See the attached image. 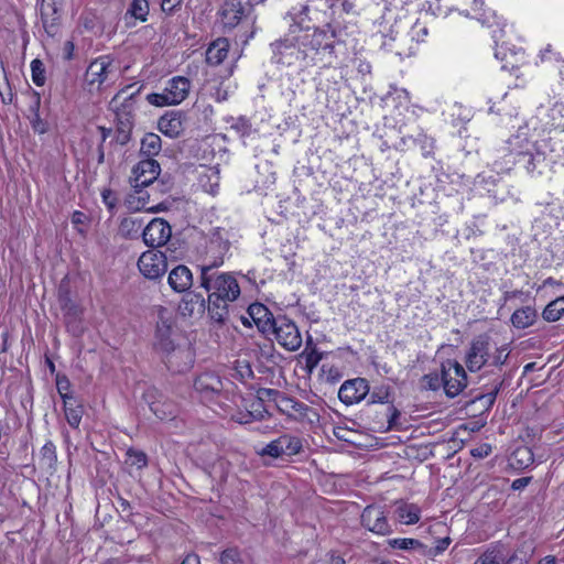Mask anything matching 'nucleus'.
Listing matches in <instances>:
<instances>
[{"instance_id": "nucleus-1", "label": "nucleus", "mask_w": 564, "mask_h": 564, "mask_svg": "<svg viewBox=\"0 0 564 564\" xmlns=\"http://www.w3.org/2000/svg\"><path fill=\"white\" fill-rule=\"evenodd\" d=\"M506 144L502 151L513 156V163L531 177L549 173L555 163L553 149L546 139L531 143L524 134L517 133L511 135Z\"/></svg>"}, {"instance_id": "nucleus-2", "label": "nucleus", "mask_w": 564, "mask_h": 564, "mask_svg": "<svg viewBox=\"0 0 564 564\" xmlns=\"http://www.w3.org/2000/svg\"><path fill=\"white\" fill-rule=\"evenodd\" d=\"M296 35L303 56V67L332 64L335 58V43L344 42L340 31L332 24H327L326 29L300 28Z\"/></svg>"}, {"instance_id": "nucleus-3", "label": "nucleus", "mask_w": 564, "mask_h": 564, "mask_svg": "<svg viewBox=\"0 0 564 564\" xmlns=\"http://www.w3.org/2000/svg\"><path fill=\"white\" fill-rule=\"evenodd\" d=\"M508 357L506 346L497 347L488 334H479L473 338L466 351L465 364L470 372H477L486 365L501 367Z\"/></svg>"}, {"instance_id": "nucleus-4", "label": "nucleus", "mask_w": 564, "mask_h": 564, "mask_svg": "<svg viewBox=\"0 0 564 564\" xmlns=\"http://www.w3.org/2000/svg\"><path fill=\"white\" fill-rule=\"evenodd\" d=\"M199 273V285L208 293V297L217 301H236L239 297L240 286L234 273L208 268H200Z\"/></svg>"}, {"instance_id": "nucleus-5", "label": "nucleus", "mask_w": 564, "mask_h": 564, "mask_svg": "<svg viewBox=\"0 0 564 564\" xmlns=\"http://www.w3.org/2000/svg\"><path fill=\"white\" fill-rule=\"evenodd\" d=\"M270 46L273 63L283 66L300 65L303 67V56L294 25H290V30L284 37L271 43Z\"/></svg>"}, {"instance_id": "nucleus-6", "label": "nucleus", "mask_w": 564, "mask_h": 564, "mask_svg": "<svg viewBox=\"0 0 564 564\" xmlns=\"http://www.w3.org/2000/svg\"><path fill=\"white\" fill-rule=\"evenodd\" d=\"M116 70L110 55H102L89 63L84 83L89 91H101L105 87L115 83Z\"/></svg>"}, {"instance_id": "nucleus-7", "label": "nucleus", "mask_w": 564, "mask_h": 564, "mask_svg": "<svg viewBox=\"0 0 564 564\" xmlns=\"http://www.w3.org/2000/svg\"><path fill=\"white\" fill-rule=\"evenodd\" d=\"M229 234L226 229L216 227L210 230L205 247V263L200 268L217 269L225 262L226 256L230 250Z\"/></svg>"}, {"instance_id": "nucleus-8", "label": "nucleus", "mask_w": 564, "mask_h": 564, "mask_svg": "<svg viewBox=\"0 0 564 564\" xmlns=\"http://www.w3.org/2000/svg\"><path fill=\"white\" fill-rule=\"evenodd\" d=\"M57 300L63 312L67 332L75 337H80L85 332L83 323L84 308L72 299L67 286H59Z\"/></svg>"}, {"instance_id": "nucleus-9", "label": "nucleus", "mask_w": 564, "mask_h": 564, "mask_svg": "<svg viewBox=\"0 0 564 564\" xmlns=\"http://www.w3.org/2000/svg\"><path fill=\"white\" fill-rule=\"evenodd\" d=\"M134 85H127L121 88L110 100L109 107L116 115V122L119 124L134 127L135 98L141 87L130 91Z\"/></svg>"}, {"instance_id": "nucleus-10", "label": "nucleus", "mask_w": 564, "mask_h": 564, "mask_svg": "<svg viewBox=\"0 0 564 564\" xmlns=\"http://www.w3.org/2000/svg\"><path fill=\"white\" fill-rule=\"evenodd\" d=\"M270 335H274L279 345L288 351H296L303 343L297 325L285 315L276 316L274 329L270 330Z\"/></svg>"}, {"instance_id": "nucleus-11", "label": "nucleus", "mask_w": 564, "mask_h": 564, "mask_svg": "<svg viewBox=\"0 0 564 564\" xmlns=\"http://www.w3.org/2000/svg\"><path fill=\"white\" fill-rule=\"evenodd\" d=\"M361 525L378 535H389L393 532L388 520V512L378 505L367 506L360 517Z\"/></svg>"}, {"instance_id": "nucleus-12", "label": "nucleus", "mask_w": 564, "mask_h": 564, "mask_svg": "<svg viewBox=\"0 0 564 564\" xmlns=\"http://www.w3.org/2000/svg\"><path fill=\"white\" fill-rule=\"evenodd\" d=\"M138 268L144 278L149 280L160 279L167 270L166 256L156 249L148 250L140 256Z\"/></svg>"}, {"instance_id": "nucleus-13", "label": "nucleus", "mask_w": 564, "mask_h": 564, "mask_svg": "<svg viewBox=\"0 0 564 564\" xmlns=\"http://www.w3.org/2000/svg\"><path fill=\"white\" fill-rule=\"evenodd\" d=\"M173 326L174 318L172 313L166 307L160 306L158 308V322L155 329V349L162 352L173 348L175 345L172 339Z\"/></svg>"}, {"instance_id": "nucleus-14", "label": "nucleus", "mask_w": 564, "mask_h": 564, "mask_svg": "<svg viewBox=\"0 0 564 564\" xmlns=\"http://www.w3.org/2000/svg\"><path fill=\"white\" fill-rule=\"evenodd\" d=\"M444 365L445 394L455 398L467 387V373L457 360L447 359Z\"/></svg>"}, {"instance_id": "nucleus-15", "label": "nucleus", "mask_w": 564, "mask_h": 564, "mask_svg": "<svg viewBox=\"0 0 564 564\" xmlns=\"http://www.w3.org/2000/svg\"><path fill=\"white\" fill-rule=\"evenodd\" d=\"M368 404H388L387 408V430H392L398 419L400 417V411L393 405L392 400V388L388 384L376 386L372 391H369Z\"/></svg>"}, {"instance_id": "nucleus-16", "label": "nucleus", "mask_w": 564, "mask_h": 564, "mask_svg": "<svg viewBox=\"0 0 564 564\" xmlns=\"http://www.w3.org/2000/svg\"><path fill=\"white\" fill-rule=\"evenodd\" d=\"M369 382L365 378H354L344 381L338 390V399L346 405L362 401L369 393Z\"/></svg>"}, {"instance_id": "nucleus-17", "label": "nucleus", "mask_w": 564, "mask_h": 564, "mask_svg": "<svg viewBox=\"0 0 564 564\" xmlns=\"http://www.w3.org/2000/svg\"><path fill=\"white\" fill-rule=\"evenodd\" d=\"M172 236L170 224L162 218L152 219L142 230V238L147 246L155 249L164 246Z\"/></svg>"}, {"instance_id": "nucleus-18", "label": "nucleus", "mask_w": 564, "mask_h": 564, "mask_svg": "<svg viewBox=\"0 0 564 564\" xmlns=\"http://www.w3.org/2000/svg\"><path fill=\"white\" fill-rule=\"evenodd\" d=\"M161 167L154 159H142L133 169V187L144 188L152 184L160 175Z\"/></svg>"}, {"instance_id": "nucleus-19", "label": "nucleus", "mask_w": 564, "mask_h": 564, "mask_svg": "<svg viewBox=\"0 0 564 564\" xmlns=\"http://www.w3.org/2000/svg\"><path fill=\"white\" fill-rule=\"evenodd\" d=\"M162 352L164 354V362L172 372H184L193 364V354L186 347L174 345L172 349Z\"/></svg>"}, {"instance_id": "nucleus-20", "label": "nucleus", "mask_w": 564, "mask_h": 564, "mask_svg": "<svg viewBox=\"0 0 564 564\" xmlns=\"http://www.w3.org/2000/svg\"><path fill=\"white\" fill-rule=\"evenodd\" d=\"M224 384L218 375L206 371L196 377L194 389L203 399L210 400L223 391Z\"/></svg>"}, {"instance_id": "nucleus-21", "label": "nucleus", "mask_w": 564, "mask_h": 564, "mask_svg": "<svg viewBox=\"0 0 564 564\" xmlns=\"http://www.w3.org/2000/svg\"><path fill=\"white\" fill-rule=\"evenodd\" d=\"M248 316L253 321L254 325L263 335H270V330L274 329L276 317L270 310L261 303H252L247 310Z\"/></svg>"}, {"instance_id": "nucleus-22", "label": "nucleus", "mask_w": 564, "mask_h": 564, "mask_svg": "<svg viewBox=\"0 0 564 564\" xmlns=\"http://www.w3.org/2000/svg\"><path fill=\"white\" fill-rule=\"evenodd\" d=\"M185 116L180 110H170L158 120V129L169 138H177L184 130Z\"/></svg>"}, {"instance_id": "nucleus-23", "label": "nucleus", "mask_w": 564, "mask_h": 564, "mask_svg": "<svg viewBox=\"0 0 564 564\" xmlns=\"http://www.w3.org/2000/svg\"><path fill=\"white\" fill-rule=\"evenodd\" d=\"M206 310L205 297L197 292L187 291L178 304V313L183 317H193L202 315Z\"/></svg>"}, {"instance_id": "nucleus-24", "label": "nucleus", "mask_w": 564, "mask_h": 564, "mask_svg": "<svg viewBox=\"0 0 564 564\" xmlns=\"http://www.w3.org/2000/svg\"><path fill=\"white\" fill-rule=\"evenodd\" d=\"M167 283L174 292H187L193 285V273L188 267L178 264L169 273Z\"/></svg>"}, {"instance_id": "nucleus-25", "label": "nucleus", "mask_w": 564, "mask_h": 564, "mask_svg": "<svg viewBox=\"0 0 564 564\" xmlns=\"http://www.w3.org/2000/svg\"><path fill=\"white\" fill-rule=\"evenodd\" d=\"M150 14V4L148 0H131L123 21L128 29L134 28L138 22L144 23Z\"/></svg>"}, {"instance_id": "nucleus-26", "label": "nucleus", "mask_w": 564, "mask_h": 564, "mask_svg": "<svg viewBox=\"0 0 564 564\" xmlns=\"http://www.w3.org/2000/svg\"><path fill=\"white\" fill-rule=\"evenodd\" d=\"M278 410L282 414L293 417L295 420H302L307 416L312 410L307 404L293 397L284 394L278 399Z\"/></svg>"}, {"instance_id": "nucleus-27", "label": "nucleus", "mask_w": 564, "mask_h": 564, "mask_svg": "<svg viewBox=\"0 0 564 564\" xmlns=\"http://www.w3.org/2000/svg\"><path fill=\"white\" fill-rule=\"evenodd\" d=\"M394 514L399 522L411 525L421 519V508L416 503L400 499L394 502Z\"/></svg>"}, {"instance_id": "nucleus-28", "label": "nucleus", "mask_w": 564, "mask_h": 564, "mask_svg": "<svg viewBox=\"0 0 564 564\" xmlns=\"http://www.w3.org/2000/svg\"><path fill=\"white\" fill-rule=\"evenodd\" d=\"M245 9L240 0H225L220 9L221 22L225 28L234 29L240 22Z\"/></svg>"}, {"instance_id": "nucleus-29", "label": "nucleus", "mask_w": 564, "mask_h": 564, "mask_svg": "<svg viewBox=\"0 0 564 564\" xmlns=\"http://www.w3.org/2000/svg\"><path fill=\"white\" fill-rule=\"evenodd\" d=\"M191 83L186 77L176 76L167 82L165 87L172 102L181 104L188 95Z\"/></svg>"}, {"instance_id": "nucleus-30", "label": "nucleus", "mask_w": 564, "mask_h": 564, "mask_svg": "<svg viewBox=\"0 0 564 564\" xmlns=\"http://www.w3.org/2000/svg\"><path fill=\"white\" fill-rule=\"evenodd\" d=\"M229 52V42L226 37H218L212 42L206 51V62L217 66L224 62Z\"/></svg>"}, {"instance_id": "nucleus-31", "label": "nucleus", "mask_w": 564, "mask_h": 564, "mask_svg": "<svg viewBox=\"0 0 564 564\" xmlns=\"http://www.w3.org/2000/svg\"><path fill=\"white\" fill-rule=\"evenodd\" d=\"M509 466L514 470H524L534 463V455L530 447H517L508 458Z\"/></svg>"}, {"instance_id": "nucleus-32", "label": "nucleus", "mask_w": 564, "mask_h": 564, "mask_svg": "<svg viewBox=\"0 0 564 564\" xmlns=\"http://www.w3.org/2000/svg\"><path fill=\"white\" fill-rule=\"evenodd\" d=\"M538 319V312L532 306H523L521 308L516 310L511 317L510 322L513 327L518 329H524L532 326Z\"/></svg>"}, {"instance_id": "nucleus-33", "label": "nucleus", "mask_w": 564, "mask_h": 564, "mask_svg": "<svg viewBox=\"0 0 564 564\" xmlns=\"http://www.w3.org/2000/svg\"><path fill=\"white\" fill-rule=\"evenodd\" d=\"M232 301L227 300H215L213 297L207 296V311L210 316V318L220 324L224 325L229 318V303Z\"/></svg>"}, {"instance_id": "nucleus-34", "label": "nucleus", "mask_w": 564, "mask_h": 564, "mask_svg": "<svg viewBox=\"0 0 564 564\" xmlns=\"http://www.w3.org/2000/svg\"><path fill=\"white\" fill-rule=\"evenodd\" d=\"M162 149V140L156 133H145L141 140L140 155L144 159H153Z\"/></svg>"}, {"instance_id": "nucleus-35", "label": "nucleus", "mask_w": 564, "mask_h": 564, "mask_svg": "<svg viewBox=\"0 0 564 564\" xmlns=\"http://www.w3.org/2000/svg\"><path fill=\"white\" fill-rule=\"evenodd\" d=\"M63 403L67 423L73 429H78L84 413L83 406L78 403L75 397L63 401Z\"/></svg>"}, {"instance_id": "nucleus-36", "label": "nucleus", "mask_w": 564, "mask_h": 564, "mask_svg": "<svg viewBox=\"0 0 564 564\" xmlns=\"http://www.w3.org/2000/svg\"><path fill=\"white\" fill-rule=\"evenodd\" d=\"M41 98L36 97L34 104L30 107L31 116L29 117L32 130L37 134H44L50 130V123L41 118L40 115Z\"/></svg>"}, {"instance_id": "nucleus-37", "label": "nucleus", "mask_w": 564, "mask_h": 564, "mask_svg": "<svg viewBox=\"0 0 564 564\" xmlns=\"http://www.w3.org/2000/svg\"><path fill=\"white\" fill-rule=\"evenodd\" d=\"M41 19H42V23H43V28H44L45 32L50 36H55L58 32L59 12L52 15V7L48 4L42 3Z\"/></svg>"}, {"instance_id": "nucleus-38", "label": "nucleus", "mask_w": 564, "mask_h": 564, "mask_svg": "<svg viewBox=\"0 0 564 564\" xmlns=\"http://www.w3.org/2000/svg\"><path fill=\"white\" fill-rule=\"evenodd\" d=\"M444 369H446V365L442 362L441 371L440 372H430L424 375L421 378V387L424 390H431V391H437L440 388L445 389V377H444Z\"/></svg>"}, {"instance_id": "nucleus-39", "label": "nucleus", "mask_w": 564, "mask_h": 564, "mask_svg": "<svg viewBox=\"0 0 564 564\" xmlns=\"http://www.w3.org/2000/svg\"><path fill=\"white\" fill-rule=\"evenodd\" d=\"M143 220L141 218L127 217L119 225L120 235L124 238H138L142 228Z\"/></svg>"}, {"instance_id": "nucleus-40", "label": "nucleus", "mask_w": 564, "mask_h": 564, "mask_svg": "<svg viewBox=\"0 0 564 564\" xmlns=\"http://www.w3.org/2000/svg\"><path fill=\"white\" fill-rule=\"evenodd\" d=\"M279 444L283 451V455L293 456L301 453L303 449V444L300 437L290 435V434H283L278 437Z\"/></svg>"}, {"instance_id": "nucleus-41", "label": "nucleus", "mask_w": 564, "mask_h": 564, "mask_svg": "<svg viewBox=\"0 0 564 564\" xmlns=\"http://www.w3.org/2000/svg\"><path fill=\"white\" fill-rule=\"evenodd\" d=\"M389 545L392 549L415 551L421 556H424V544L416 539L412 538H397L389 541Z\"/></svg>"}, {"instance_id": "nucleus-42", "label": "nucleus", "mask_w": 564, "mask_h": 564, "mask_svg": "<svg viewBox=\"0 0 564 564\" xmlns=\"http://www.w3.org/2000/svg\"><path fill=\"white\" fill-rule=\"evenodd\" d=\"M564 315V295L551 301L542 312L546 322H556Z\"/></svg>"}, {"instance_id": "nucleus-43", "label": "nucleus", "mask_w": 564, "mask_h": 564, "mask_svg": "<svg viewBox=\"0 0 564 564\" xmlns=\"http://www.w3.org/2000/svg\"><path fill=\"white\" fill-rule=\"evenodd\" d=\"M57 463V454H56V446L55 444L48 440L46 443L42 446L40 451V464L43 467L53 469L55 468Z\"/></svg>"}, {"instance_id": "nucleus-44", "label": "nucleus", "mask_w": 564, "mask_h": 564, "mask_svg": "<svg viewBox=\"0 0 564 564\" xmlns=\"http://www.w3.org/2000/svg\"><path fill=\"white\" fill-rule=\"evenodd\" d=\"M150 409L160 420L173 419L176 415V406L172 402L155 401L150 404Z\"/></svg>"}, {"instance_id": "nucleus-45", "label": "nucleus", "mask_w": 564, "mask_h": 564, "mask_svg": "<svg viewBox=\"0 0 564 564\" xmlns=\"http://www.w3.org/2000/svg\"><path fill=\"white\" fill-rule=\"evenodd\" d=\"M126 463L141 470L148 466V456L143 451L130 447L126 453Z\"/></svg>"}, {"instance_id": "nucleus-46", "label": "nucleus", "mask_w": 564, "mask_h": 564, "mask_svg": "<svg viewBox=\"0 0 564 564\" xmlns=\"http://www.w3.org/2000/svg\"><path fill=\"white\" fill-rule=\"evenodd\" d=\"M501 386H502V381H496L494 383V387L488 392L479 393V394L475 395L471 401L473 402L479 401V402H481V404L484 405V408L486 410H489L494 405L497 394L501 389Z\"/></svg>"}, {"instance_id": "nucleus-47", "label": "nucleus", "mask_w": 564, "mask_h": 564, "mask_svg": "<svg viewBox=\"0 0 564 564\" xmlns=\"http://www.w3.org/2000/svg\"><path fill=\"white\" fill-rule=\"evenodd\" d=\"M506 560L503 547L497 546L492 550L486 551L475 564H501Z\"/></svg>"}, {"instance_id": "nucleus-48", "label": "nucleus", "mask_w": 564, "mask_h": 564, "mask_svg": "<svg viewBox=\"0 0 564 564\" xmlns=\"http://www.w3.org/2000/svg\"><path fill=\"white\" fill-rule=\"evenodd\" d=\"M248 413L256 421H262L271 416L264 403L258 398L250 402Z\"/></svg>"}, {"instance_id": "nucleus-49", "label": "nucleus", "mask_w": 564, "mask_h": 564, "mask_svg": "<svg viewBox=\"0 0 564 564\" xmlns=\"http://www.w3.org/2000/svg\"><path fill=\"white\" fill-rule=\"evenodd\" d=\"M301 356L305 360V368L308 372H312L323 359L324 354L317 347H313L311 350H303Z\"/></svg>"}, {"instance_id": "nucleus-50", "label": "nucleus", "mask_w": 564, "mask_h": 564, "mask_svg": "<svg viewBox=\"0 0 564 564\" xmlns=\"http://www.w3.org/2000/svg\"><path fill=\"white\" fill-rule=\"evenodd\" d=\"M31 74L33 83L41 87L45 84V67L41 59L35 58L31 62Z\"/></svg>"}, {"instance_id": "nucleus-51", "label": "nucleus", "mask_w": 564, "mask_h": 564, "mask_svg": "<svg viewBox=\"0 0 564 564\" xmlns=\"http://www.w3.org/2000/svg\"><path fill=\"white\" fill-rule=\"evenodd\" d=\"M451 544V538L446 536L436 541L435 546L424 544V556L434 558L442 554Z\"/></svg>"}, {"instance_id": "nucleus-52", "label": "nucleus", "mask_w": 564, "mask_h": 564, "mask_svg": "<svg viewBox=\"0 0 564 564\" xmlns=\"http://www.w3.org/2000/svg\"><path fill=\"white\" fill-rule=\"evenodd\" d=\"M414 143L420 148L422 154L424 156H429L433 153L434 150V139L426 135L425 133L420 132L415 139Z\"/></svg>"}, {"instance_id": "nucleus-53", "label": "nucleus", "mask_w": 564, "mask_h": 564, "mask_svg": "<svg viewBox=\"0 0 564 564\" xmlns=\"http://www.w3.org/2000/svg\"><path fill=\"white\" fill-rule=\"evenodd\" d=\"M56 389L63 401L74 398L70 392V381L65 375L56 376Z\"/></svg>"}, {"instance_id": "nucleus-54", "label": "nucleus", "mask_w": 564, "mask_h": 564, "mask_svg": "<svg viewBox=\"0 0 564 564\" xmlns=\"http://www.w3.org/2000/svg\"><path fill=\"white\" fill-rule=\"evenodd\" d=\"M219 562L221 564H243L240 551L237 547H228L220 554Z\"/></svg>"}, {"instance_id": "nucleus-55", "label": "nucleus", "mask_w": 564, "mask_h": 564, "mask_svg": "<svg viewBox=\"0 0 564 564\" xmlns=\"http://www.w3.org/2000/svg\"><path fill=\"white\" fill-rule=\"evenodd\" d=\"M147 100L149 104L153 105V106H156V107H164V106H170V105H174L166 91V89L164 88V90L160 94L158 93H152V94H149L147 96Z\"/></svg>"}, {"instance_id": "nucleus-56", "label": "nucleus", "mask_w": 564, "mask_h": 564, "mask_svg": "<svg viewBox=\"0 0 564 564\" xmlns=\"http://www.w3.org/2000/svg\"><path fill=\"white\" fill-rule=\"evenodd\" d=\"M261 456H270L272 458H279L283 456V451L279 444V438H275L268 443L261 451L258 452Z\"/></svg>"}, {"instance_id": "nucleus-57", "label": "nucleus", "mask_w": 564, "mask_h": 564, "mask_svg": "<svg viewBox=\"0 0 564 564\" xmlns=\"http://www.w3.org/2000/svg\"><path fill=\"white\" fill-rule=\"evenodd\" d=\"M132 129V126L123 127L122 124L117 123L115 141L120 145L128 144L131 139Z\"/></svg>"}, {"instance_id": "nucleus-58", "label": "nucleus", "mask_w": 564, "mask_h": 564, "mask_svg": "<svg viewBox=\"0 0 564 564\" xmlns=\"http://www.w3.org/2000/svg\"><path fill=\"white\" fill-rule=\"evenodd\" d=\"M135 193L139 194L138 197H130L128 199L129 208L140 210L145 208L147 202L149 199V195L142 192V188H134Z\"/></svg>"}, {"instance_id": "nucleus-59", "label": "nucleus", "mask_w": 564, "mask_h": 564, "mask_svg": "<svg viewBox=\"0 0 564 564\" xmlns=\"http://www.w3.org/2000/svg\"><path fill=\"white\" fill-rule=\"evenodd\" d=\"M284 393L280 392L279 390L271 389V388H260L257 391V398L262 401L263 403L267 400H273L275 404L278 405V399L283 397Z\"/></svg>"}, {"instance_id": "nucleus-60", "label": "nucleus", "mask_w": 564, "mask_h": 564, "mask_svg": "<svg viewBox=\"0 0 564 564\" xmlns=\"http://www.w3.org/2000/svg\"><path fill=\"white\" fill-rule=\"evenodd\" d=\"M410 33L413 40L423 42L429 34V29L424 22L417 20L411 28Z\"/></svg>"}, {"instance_id": "nucleus-61", "label": "nucleus", "mask_w": 564, "mask_h": 564, "mask_svg": "<svg viewBox=\"0 0 564 564\" xmlns=\"http://www.w3.org/2000/svg\"><path fill=\"white\" fill-rule=\"evenodd\" d=\"M308 11H310V6H301V9L296 11L295 8H293V12H291L290 14L293 15V20H294V23L292 25H294V29L296 30H300V28H303V22L307 19V14H308Z\"/></svg>"}, {"instance_id": "nucleus-62", "label": "nucleus", "mask_w": 564, "mask_h": 564, "mask_svg": "<svg viewBox=\"0 0 564 564\" xmlns=\"http://www.w3.org/2000/svg\"><path fill=\"white\" fill-rule=\"evenodd\" d=\"M183 0H162L161 9L166 15H173L181 10Z\"/></svg>"}, {"instance_id": "nucleus-63", "label": "nucleus", "mask_w": 564, "mask_h": 564, "mask_svg": "<svg viewBox=\"0 0 564 564\" xmlns=\"http://www.w3.org/2000/svg\"><path fill=\"white\" fill-rule=\"evenodd\" d=\"M530 556L527 552L517 550L507 560L505 564H529Z\"/></svg>"}, {"instance_id": "nucleus-64", "label": "nucleus", "mask_w": 564, "mask_h": 564, "mask_svg": "<svg viewBox=\"0 0 564 564\" xmlns=\"http://www.w3.org/2000/svg\"><path fill=\"white\" fill-rule=\"evenodd\" d=\"M325 2L330 9L340 6L341 10L346 13H351L355 9V2L352 0H325Z\"/></svg>"}]
</instances>
